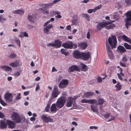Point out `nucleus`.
Wrapping results in <instances>:
<instances>
[{
  "mask_svg": "<svg viewBox=\"0 0 131 131\" xmlns=\"http://www.w3.org/2000/svg\"><path fill=\"white\" fill-rule=\"evenodd\" d=\"M54 20V18H51L50 20L45 23L43 25V26L45 27L43 30L44 34L48 35L50 33V29L53 28V25L52 24H49L50 23V21H53Z\"/></svg>",
  "mask_w": 131,
  "mask_h": 131,
  "instance_id": "nucleus-1",
  "label": "nucleus"
},
{
  "mask_svg": "<svg viewBox=\"0 0 131 131\" xmlns=\"http://www.w3.org/2000/svg\"><path fill=\"white\" fill-rule=\"evenodd\" d=\"M78 97L77 96H75L73 97H68L67 99L66 105L67 107H69L72 106V105L73 104V107L75 108H77L76 106V104L75 101V99Z\"/></svg>",
  "mask_w": 131,
  "mask_h": 131,
  "instance_id": "nucleus-2",
  "label": "nucleus"
},
{
  "mask_svg": "<svg viewBox=\"0 0 131 131\" xmlns=\"http://www.w3.org/2000/svg\"><path fill=\"white\" fill-rule=\"evenodd\" d=\"M66 100V97L64 96L61 97L58 99L56 102L57 107L60 108L64 105Z\"/></svg>",
  "mask_w": 131,
  "mask_h": 131,
  "instance_id": "nucleus-3",
  "label": "nucleus"
},
{
  "mask_svg": "<svg viewBox=\"0 0 131 131\" xmlns=\"http://www.w3.org/2000/svg\"><path fill=\"white\" fill-rule=\"evenodd\" d=\"M11 119L15 122L19 123L21 121V118L18 114L15 112H13L10 116Z\"/></svg>",
  "mask_w": 131,
  "mask_h": 131,
  "instance_id": "nucleus-4",
  "label": "nucleus"
},
{
  "mask_svg": "<svg viewBox=\"0 0 131 131\" xmlns=\"http://www.w3.org/2000/svg\"><path fill=\"white\" fill-rule=\"evenodd\" d=\"M109 44L112 48H115L117 43L116 37L112 35L109 37L108 40Z\"/></svg>",
  "mask_w": 131,
  "mask_h": 131,
  "instance_id": "nucleus-5",
  "label": "nucleus"
},
{
  "mask_svg": "<svg viewBox=\"0 0 131 131\" xmlns=\"http://www.w3.org/2000/svg\"><path fill=\"white\" fill-rule=\"evenodd\" d=\"M126 18L125 19L126 27L127 28L128 25H131L130 21L131 20V10L127 12L125 14Z\"/></svg>",
  "mask_w": 131,
  "mask_h": 131,
  "instance_id": "nucleus-6",
  "label": "nucleus"
},
{
  "mask_svg": "<svg viewBox=\"0 0 131 131\" xmlns=\"http://www.w3.org/2000/svg\"><path fill=\"white\" fill-rule=\"evenodd\" d=\"M98 23L96 27L98 31H100L104 28L106 26L107 24L106 22H98Z\"/></svg>",
  "mask_w": 131,
  "mask_h": 131,
  "instance_id": "nucleus-7",
  "label": "nucleus"
},
{
  "mask_svg": "<svg viewBox=\"0 0 131 131\" xmlns=\"http://www.w3.org/2000/svg\"><path fill=\"white\" fill-rule=\"evenodd\" d=\"M4 99L6 101L11 102L13 99V95L9 93H7L4 95Z\"/></svg>",
  "mask_w": 131,
  "mask_h": 131,
  "instance_id": "nucleus-8",
  "label": "nucleus"
},
{
  "mask_svg": "<svg viewBox=\"0 0 131 131\" xmlns=\"http://www.w3.org/2000/svg\"><path fill=\"white\" fill-rule=\"evenodd\" d=\"M59 93L60 92L58 90V87L56 86H55L54 90L52 93L51 96L52 98H54L57 97Z\"/></svg>",
  "mask_w": 131,
  "mask_h": 131,
  "instance_id": "nucleus-9",
  "label": "nucleus"
},
{
  "mask_svg": "<svg viewBox=\"0 0 131 131\" xmlns=\"http://www.w3.org/2000/svg\"><path fill=\"white\" fill-rule=\"evenodd\" d=\"M41 118L43 120V122L46 123L53 122V121L52 118H50L49 117L45 115H42L41 116Z\"/></svg>",
  "mask_w": 131,
  "mask_h": 131,
  "instance_id": "nucleus-10",
  "label": "nucleus"
},
{
  "mask_svg": "<svg viewBox=\"0 0 131 131\" xmlns=\"http://www.w3.org/2000/svg\"><path fill=\"white\" fill-rule=\"evenodd\" d=\"M62 45L65 48L71 49L73 47V43L72 41H69L63 43Z\"/></svg>",
  "mask_w": 131,
  "mask_h": 131,
  "instance_id": "nucleus-11",
  "label": "nucleus"
},
{
  "mask_svg": "<svg viewBox=\"0 0 131 131\" xmlns=\"http://www.w3.org/2000/svg\"><path fill=\"white\" fill-rule=\"evenodd\" d=\"M78 50H75L73 53V57L75 59H80L81 58L82 54Z\"/></svg>",
  "mask_w": 131,
  "mask_h": 131,
  "instance_id": "nucleus-12",
  "label": "nucleus"
},
{
  "mask_svg": "<svg viewBox=\"0 0 131 131\" xmlns=\"http://www.w3.org/2000/svg\"><path fill=\"white\" fill-rule=\"evenodd\" d=\"M68 83V81L67 80H62L60 83L59 87L60 88H65L66 87Z\"/></svg>",
  "mask_w": 131,
  "mask_h": 131,
  "instance_id": "nucleus-13",
  "label": "nucleus"
},
{
  "mask_svg": "<svg viewBox=\"0 0 131 131\" xmlns=\"http://www.w3.org/2000/svg\"><path fill=\"white\" fill-rule=\"evenodd\" d=\"M104 116L107 122H110L114 120V117L110 113H106L104 115Z\"/></svg>",
  "mask_w": 131,
  "mask_h": 131,
  "instance_id": "nucleus-14",
  "label": "nucleus"
},
{
  "mask_svg": "<svg viewBox=\"0 0 131 131\" xmlns=\"http://www.w3.org/2000/svg\"><path fill=\"white\" fill-rule=\"evenodd\" d=\"M8 126V128H9L13 129L15 126L14 122L10 120H7L6 122Z\"/></svg>",
  "mask_w": 131,
  "mask_h": 131,
  "instance_id": "nucleus-15",
  "label": "nucleus"
},
{
  "mask_svg": "<svg viewBox=\"0 0 131 131\" xmlns=\"http://www.w3.org/2000/svg\"><path fill=\"white\" fill-rule=\"evenodd\" d=\"M80 68L77 66L73 65L70 67L68 71L72 72L74 71H80Z\"/></svg>",
  "mask_w": 131,
  "mask_h": 131,
  "instance_id": "nucleus-16",
  "label": "nucleus"
},
{
  "mask_svg": "<svg viewBox=\"0 0 131 131\" xmlns=\"http://www.w3.org/2000/svg\"><path fill=\"white\" fill-rule=\"evenodd\" d=\"M106 46L108 54L110 58L112 59L114 57L113 53L109 46H108L107 43H106Z\"/></svg>",
  "mask_w": 131,
  "mask_h": 131,
  "instance_id": "nucleus-17",
  "label": "nucleus"
},
{
  "mask_svg": "<svg viewBox=\"0 0 131 131\" xmlns=\"http://www.w3.org/2000/svg\"><path fill=\"white\" fill-rule=\"evenodd\" d=\"M115 20H111V21L109 22H106L107 23V24L105 28L107 29H112L113 27H115V25L114 24H110L114 22Z\"/></svg>",
  "mask_w": 131,
  "mask_h": 131,
  "instance_id": "nucleus-18",
  "label": "nucleus"
},
{
  "mask_svg": "<svg viewBox=\"0 0 131 131\" xmlns=\"http://www.w3.org/2000/svg\"><path fill=\"white\" fill-rule=\"evenodd\" d=\"M90 54L89 52L82 53L81 58L84 60H87L90 58Z\"/></svg>",
  "mask_w": 131,
  "mask_h": 131,
  "instance_id": "nucleus-19",
  "label": "nucleus"
},
{
  "mask_svg": "<svg viewBox=\"0 0 131 131\" xmlns=\"http://www.w3.org/2000/svg\"><path fill=\"white\" fill-rule=\"evenodd\" d=\"M71 22L73 25H76L78 23V16L77 15H74L71 19Z\"/></svg>",
  "mask_w": 131,
  "mask_h": 131,
  "instance_id": "nucleus-20",
  "label": "nucleus"
},
{
  "mask_svg": "<svg viewBox=\"0 0 131 131\" xmlns=\"http://www.w3.org/2000/svg\"><path fill=\"white\" fill-rule=\"evenodd\" d=\"M0 68L2 69L3 70L6 72L11 71L12 70L11 67L6 65L1 66H0Z\"/></svg>",
  "mask_w": 131,
  "mask_h": 131,
  "instance_id": "nucleus-21",
  "label": "nucleus"
},
{
  "mask_svg": "<svg viewBox=\"0 0 131 131\" xmlns=\"http://www.w3.org/2000/svg\"><path fill=\"white\" fill-rule=\"evenodd\" d=\"M9 65L12 67H16L20 65L19 61V60H16V61L10 63Z\"/></svg>",
  "mask_w": 131,
  "mask_h": 131,
  "instance_id": "nucleus-22",
  "label": "nucleus"
},
{
  "mask_svg": "<svg viewBox=\"0 0 131 131\" xmlns=\"http://www.w3.org/2000/svg\"><path fill=\"white\" fill-rule=\"evenodd\" d=\"M62 42L59 40H55L54 42L55 47L56 48L60 47L61 45Z\"/></svg>",
  "mask_w": 131,
  "mask_h": 131,
  "instance_id": "nucleus-23",
  "label": "nucleus"
},
{
  "mask_svg": "<svg viewBox=\"0 0 131 131\" xmlns=\"http://www.w3.org/2000/svg\"><path fill=\"white\" fill-rule=\"evenodd\" d=\"M78 67L80 68V70L82 69L83 71H86L87 70V68L86 66L82 63H80Z\"/></svg>",
  "mask_w": 131,
  "mask_h": 131,
  "instance_id": "nucleus-24",
  "label": "nucleus"
},
{
  "mask_svg": "<svg viewBox=\"0 0 131 131\" xmlns=\"http://www.w3.org/2000/svg\"><path fill=\"white\" fill-rule=\"evenodd\" d=\"M122 38L124 41L131 44V39L127 37L125 35H124L122 36Z\"/></svg>",
  "mask_w": 131,
  "mask_h": 131,
  "instance_id": "nucleus-25",
  "label": "nucleus"
},
{
  "mask_svg": "<svg viewBox=\"0 0 131 131\" xmlns=\"http://www.w3.org/2000/svg\"><path fill=\"white\" fill-rule=\"evenodd\" d=\"M117 50L120 52L124 53L126 51V49L122 46H119L117 48Z\"/></svg>",
  "mask_w": 131,
  "mask_h": 131,
  "instance_id": "nucleus-26",
  "label": "nucleus"
},
{
  "mask_svg": "<svg viewBox=\"0 0 131 131\" xmlns=\"http://www.w3.org/2000/svg\"><path fill=\"white\" fill-rule=\"evenodd\" d=\"M24 37H28V34L25 31L21 32L19 35V37L21 38H22Z\"/></svg>",
  "mask_w": 131,
  "mask_h": 131,
  "instance_id": "nucleus-27",
  "label": "nucleus"
},
{
  "mask_svg": "<svg viewBox=\"0 0 131 131\" xmlns=\"http://www.w3.org/2000/svg\"><path fill=\"white\" fill-rule=\"evenodd\" d=\"M36 17L33 14H29L28 16V19L30 21H33Z\"/></svg>",
  "mask_w": 131,
  "mask_h": 131,
  "instance_id": "nucleus-28",
  "label": "nucleus"
},
{
  "mask_svg": "<svg viewBox=\"0 0 131 131\" xmlns=\"http://www.w3.org/2000/svg\"><path fill=\"white\" fill-rule=\"evenodd\" d=\"M79 46L80 48L82 50H84L87 46V44L86 43H81L79 44Z\"/></svg>",
  "mask_w": 131,
  "mask_h": 131,
  "instance_id": "nucleus-29",
  "label": "nucleus"
},
{
  "mask_svg": "<svg viewBox=\"0 0 131 131\" xmlns=\"http://www.w3.org/2000/svg\"><path fill=\"white\" fill-rule=\"evenodd\" d=\"M56 105L55 104H52L50 108L51 111L52 112H56L57 109L56 107Z\"/></svg>",
  "mask_w": 131,
  "mask_h": 131,
  "instance_id": "nucleus-30",
  "label": "nucleus"
},
{
  "mask_svg": "<svg viewBox=\"0 0 131 131\" xmlns=\"http://www.w3.org/2000/svg\"><path fill=\"white\" fill-rule=\"evenodd\" d=\"M6 20V18H5L3 15H0V23H4Z\"/></svg>",
  "mask_w": 131,
  "mask_h": 131,
  "instance_id": "nucleus-31",
  "label": "nucleus"
},
{
  "mask_svg": "<svg viewBox=\"0 0 131 131\" xmlns=\"http://www.w3.org/2000/svg\"><path fill=\"white\" fill-rule=\"evenodd\" d=\"M58 11H54V10H50L49 13V15L51 17L53 16L54 15L57 14V12Z\"/></svg>",
  "mask_w": 131,
  "mask_h": 131,
  "instance_id": "nucleus-32",
  "label": "nucleus"
},
{
  "mask_svg": "<svg viewBox=\"0 0 131 131\" xmlns=\"http://www.w3.org/2000/svg\"><path fill=\"white\" fill-rule=\"evenodd\" d=\"M93 94L92 92H86L84 93L83 96L85 97H88L93 95Z\"/></svg>",
  "mask_w": 131,
  "mask_h": 131,
  "instance_id": "nucleus-33",
  "label": "nucleus"
},
{
  "mask_svg": "<svg viewBox=\"0 0 131 131\" xmlns=\"http://www.w3.org/2000/svg\"><path fill=\"white\" fill-rule=\"evenodd\" d=\"M122 85H120L119 82H117L115 85V87L116 88V90L118 91L120 90L121 88Z\"/></svg>",
  "mask_w": 131,
  "mask_h": 131,
  "instance_id": "nucleus-34",
  "label": "nucleus"
},
{
  "mask_svg": "<svg viewBox=\"0 0 131 131\" xmlns=\"http://www.w3.org/2000/svg\"><path fill=\"white\" fill-rule=\"evenodd\" d=\"M97 101L95 99L89 100V103L92 104H95L97 105Z\"/></svg>",
  "mask_w": 131,
  "mask_h": 131,
  "instance_id": "nucleus-35",
  "label": "nucleus"
},
{
  "mask_svg": "<svg viewBox=\"0 0 131 131\" xmlns=\"http://www.w3.org/2000/svg\"><path fill=\"white\" fill-rule=\"evenodd\" d=\"M82 16L84 17L87 20L89 21L90 20V17L88 14H83Z\"/></svg>",
  "mask_w": 131,
  "mask_h": 131,
  "instance_id": "nucleus-36",
  "label": "nucleus"
},
{
  "mask_svg": "<svg viewBox=\"0 0 131 131\" xmlns=\"http://www.w3.org/2000/svg\"><path fill=\"white\" fill-rule=\"evenodd\" d=\"M1 127L2 128H5L7 127L6 124L5 122L2 121L1 122Z\"/></svg>",
  "mask_w": 131,
  "mask_h": 131,
  "instance_id": "nucleus-37",
  "label": "nucleus"
},
{
  "mask_svg": "<svg viewBox=\"0 0 131 131\" xmlns=\"http://www.w3.org/2000/svg\"><path fill=\"white\" fill-rule=\"evenodd\" d=\"M39 5L40 7V8L39 9V10H44L46 9V7H45V4H40Z\"/></svg>",
  "mask_w": 131,
  "mask_h": 131,
  "instance_id": "nucleus-38",
  "label": "nucleus"
},
{
  "mask_svg": "<svg viewBox=\"0 0 131 131\" xmlns=\"http://www.w3.org/2000/svg\"><path fill=\"white\" fill-rule=\"evenodd\" d=\"M124 46L127 49L130 50L131 49V46L129 45L126 43H124Z\"/></svg>",
  "mask_w": 131,
  "mask_h": 131,
  "instance_id": "nucleus-39",
  "label": "nucleus"
},
{
  "mask_svg": "<svg viewBox=\"0 0 131 131\" xmlns=\"http://www.w3.org/2000/svg\"><path fill=\"white\" fill-rule=\"evenodd\" d=\"M61 51L62 53L64 54L65 56H67L69 54V52L66 51V50L63 49H61Z\"/></svg>",
  "mask_w": 131,
  "mask_h": 131,
  "instance_id": "nucleus-40",
  "label": "nucleus"
},
{
  "mask_svg": "<svg viewBox=\"0 0 131 131\" xmlns=\"http://www.w3.org/2000/svg\"><path fill=\"white\" fill-rule=\"evenodd\" d=\"M97 102H97V105L100 104H102L104 103V101L103 99H100L98 100Z\"/></svg>",
  "mask_w": 131,
  "mask_h": 131,
  "instance_id": "nucleus-41",
  "label": "nucleus"
},
{
  "mask_svg": "<svg viewBox=\"0 0 131 131\" xmlns=\"http://www.w3.org/2000/svg\"><path fill=\"white\" fill-rule=\"evenodd\" d=\"M91 109L93 112H97V108L96 107L92 105H91L90 106Z\"/></svg>",
  "mask_w": 131,
  "mask_h": 131,
  "instance_id": "nucleus-42",
  "label": "nucleus"
},
{
  "mask_svg": "<svg viewBox=\"0 0 131 131\" xmlns=\"http://www.w3.org/2000/svg\"><path fill=\"white\" fill-rule=\"evenodd\" d=\"M14 40L17 44L20 47V41L18 38L16 37H15L14 38Z\"/></svg>",
  "mask_w": 131,
  "mask_h": 131,
  "instance_id": "nucleus-43",
  "label": "nucleus"
},
{
  "mask_svg": "<svg viewBox=\"0 0 131 131\" xmlns=\"http://www.w3.org/2000/svg\"><path fill=\"white\" fill-rule=\"evenodd\" d=\"M58 13L56 14L57 15L55 16L56 18H61L62 17V16L60 15V12L58 11L57 12Z\"/></svg>",
  "mask_w": 131,
  "mask_h": 131,
  "instance_id": "nucleus-44",
  "label": "nucleus"
},
{
  "mask_svg": "<svg viewBox=\"0 0 131 131\" xmlns=\"http://www.w3.org/2000/svg\"><path fill=\"white\" fill-rule=\"evenodd\" d=\"M122 59L123 62H126L127 60V56L126 55H124L122 57Z\"/></svg>",
  "mask_w": 131,
  "mask_h": 131,
  "instance_id": "nucleus-45",
  "label": "nucleus"
},
{
  "mask_svg": "<svg viewBox=\"0 0 131 131\" xmlns=\"http://www.w3.org/2000/svg\"><path fill=\"white\" fill-rule=\"evenodd\" d=\"M95 12V11L94 9H90L88 10V12L89 14H91L92 12Z\"/></svg>",
  "mask_w": 131,
  "mask_h": 131,
  "instance_id": "nucleus-46",
  "label": "nucleus"
},
{
  "mask_svg": "<svg viewBox=\"0 0 131 131\" xmlns=\"http://www.w3.org/2000/svg\"><path fill=\"white\" fill-rule=\"evenodd\" d=\"M24 11L23 10H18V14L20 15H22L24 13Z\"/></svg>",
  "mask_w": 131,
  "mask_h": 131,
  "instance_id": "nucleus-47",
  "label": "nucleus"
},
{
  "mask_svg": "<svg viewBox=\"0 0 131 131\" xmlns=\"http://www.w3.org/2000/svg\"><path fill=\"white\" fill-rule=\"evenodd\" d=\"M102 7V5H100L96 7L95 8H94V9L96 11L97 10H98L101 8Z\"/></svg>",
  "mask_w": 131,
  "mask_h": 131,
  "instance_id": "nucleus-48",
  "label": "nucleus"
},
{
  "mask_svg": "<svg viewBox=\"0 0 131 131\" xmlns=\"http://www.w3.org/2000/svg\"><path fill=\"white\" fill-rule=\"evenodd\" d=\"M89 100H87L86 99H82L81 101V102L82 103H89Z\"/></svg>",
  "mask_w": 131,
  "mask_h": 131,
  "instance_id": "nucleus-49",
  "label": "nucleus"
},
{
  "mask_svg": "<svg viewBox=\"0 0 131 131\" xmlns=\"http://www.w3.org/2000/svg\"><path fill=\"white\" fill-rule=\"evenodd\" d=\"M47 46L48 47L51 46L52 47H55L54 42H52L48 43L47 44Z\"/></svg>",
  "mask_w": 131,
  "mask_h": 131,
  "instance_id": "nucleus-50",
  "label": "nucleus"
},
{
  "mask_svg": "<svg viewBox=\"0 0 131 131\" xmlns=\"http://www.w3.org/2000/svg\"><path fill=\"white\" fill-rule=\"evenodd\" d=\"M21 72V71H20V72L19 71L15 72L14 73V75L15 76H16L17 77L18 76L20 75Z\"/></svg>",
  "mask_w": 131,
  "mask_h": 131,
  "instance_id": "nucleus-51",
  "label": "nucleus"
},
{
  "mask_svg": "<svg viewBox=\"0 0 131 131\" xmlns=\"http://www.w3.org/2000/svg\"><path fill=\"white\" fill-rule=\"evenodd\" d=\"M21 94L20 93H18L16 96V100H19L21 99Z\"/></svg>",
  "mask_w": 131,
  "mask_h": 131,
  "instance_id": "nucleus-52",
  "label": "nucleus"
},
{
  "mask_svg": "<svg viewBox=\"0 0 131 131\" xmlns=\"http://www.w3.org/2000/svg\"><path fill=\"white\" fill-rule=\"evenodd\" d=\"M97 81L98 82L100 83L102 81V79L100 77H98L97 78Z\"/></svg>",
  "mask_w": 131,
  "mask_h": 131,
  "instance_id": "nucleus-53",
  "label": "nucleus"
},
{
  "mask_svg": "<svg viewBox=\"0 0 131 131\" xmlns=\"http://www.w3.org/2000/svg\"><path fill=\"white\" fill-rule=\"evenodd\" d=\"M86 37L88 39H90V32L89 31L87 32L86 35Z\"/></svg>",
  "mask_w": 131,
  "mask_h": 131,
  "instance_id": "nucleus-54",
  "label": "nucleus"
},
{
  "mask_svg": "<svg viewBox=\"0 0 131 131\" xmlns=\"http://www.w3.org/2000/svg\"><path fill=\"white\" fill-rule=\"evenodd\" d=\"M16 56L14 53H12L10 56V58H13L16 57Z\"/></svg>",
  "mask_w": 131,
  "mask_h": 131,
  "instance_id": "nucleus-55",
  "label": "nucleus"
},
{
  "mask_svg": "<svg viewBox=\"0 0 131 131\" xmlns=\"http://www.w3.org/2000/svg\"><path fill=\"white\" fill-rule=\"evenodd\" d=\"M1 104L4 106H5L7 105V104L4 102L2 100L0 101Z\"/></svg>",
  "mask_w": 131,
  "mask_h": 131,
  "instance_id": "nucleus-56",
  "label": "nucleus"
},
{
  "mask_svg": "<svg viewBox=\"0 0 131 131\" xmlns=\"http://www.w3.org/2000/svg\"><path fill=\"white\" fill-rule=\"evenodd\" d=\"M51 5V3L45 4V7H46V9L48 8Z\"/></svg>",
  "mask_w": 131,
  "mask_h": 131,
  "instance_id": "nucleus-57",
  "label": "nucleus"
},
{
  "mask_svg": "<svg viewBox=\"0 0 131 131\" xmlns=\"http://www.w3.org/2000/svg\"><path fill=\"white\" fill-rule=\"evenodd\" d=\"M97 128V127L96 126H91L90 127V129H96Z\"/></svg>",
  "mask_w": 131,
  "mask_h": 131,
  "instance_id": "nucleus-58",
  "label": "nucleus"
},
{
  "mask_svg": "<svg viewBox=\"0 0 131 131\" xmlns=\"http://www.w3.org/2000/svg\"><path fill=\"white\" fill-rule=\"evenodd\" d=\"M60 1V0H54L53 2L51 4V5L54 4L59 1Z\"/></svg>",
  "mask_w": 131,
  "mask_h": 131,
  "instance_id": "nucleus-59",
  "label": "nucleus"
},
{
  "mask_svg": "<svg viewBox=\"0 0 131 131\" xmlns=\"http://www.w3.org/2000/svg\"><path fill=\"white\" fill-rule=\"evenodd\" d=\"M40 89V86L39 85H37L36 88L35 89L36 91H37L38 90Z\"/></svg>",
  "mask_w": 131,
  "mask_h": 131,
  "instance_id": "nucleus-60",
  "label": "nucleus"
},
{
  "mask_svg": "<svg viewBox=\"0 0 131 131\" xmlns=\"http://www.w3.org/2000/svg\"><path fill=\"white\" fill-rule=\"evenodd\" d=\"M66 28L67 29V30H71V26L69 25H68L66 27Z\"/></svg>",
  "mask_w": 131,
  "mask_h": 131,
  "instance_id": "nucleus-61",
  "label": "nucleus"
},
{
  "mask_svg": "<svg viewBox=\"0 0 131 131\" xmlns=\"http://www.w3.org/2000/svg\"><path fill=\"white\" fill-rule=\"evenodd\" d=\"M117 75L118 77V78L121 80H122V77L121 75L119 73L117 74Z\"/></svg>",
  "mask_w": 131,
  "mask_h": 131,
  "instance_id": "nucleus-62",
  "label": "nucleus"
},
{
  "mask_svg": "<svg viewBox=\"0 0 131 131\" xmlns=\"http://www.w3.org/2000/svg\"><path fill=\"white\" fill-rule=\"evenodd\" d=\"M29 91L25 92L24 93V94L25 96H27V95H28L29 94Z\"/></svg>",
  "mask_w": 131,
  "mask_h": 131,
  "instance_id": "nucleus-63",
  "label": "nucleus"
},
{
  "mask_svg": "<svg viewBox=\"0 0 131 131\" xmlns=\"http://www.w3.org/2000/svg\"><path fill=\"white\" fill-rule=\"evenodd\" d=\"M72 125L75 126H77L78 125L77 123L74 121L72 122Z\"/></svg>",
  "mask_w": 131,
  "mask_h": 131,
  "instance_id": "nucleus-64",
  "label": "nucleus"
}]
</instances>
